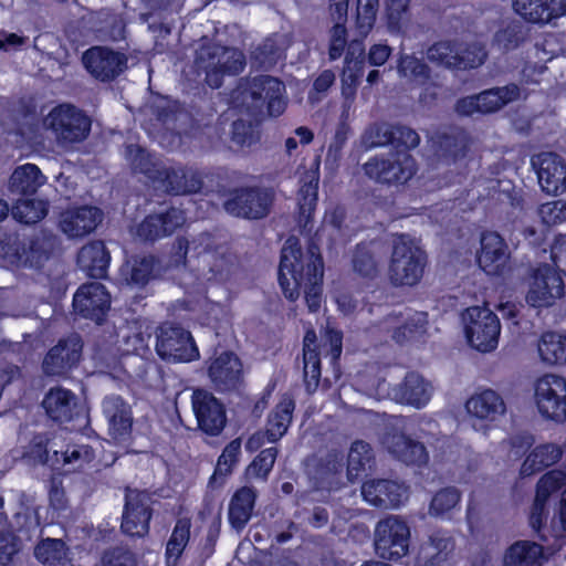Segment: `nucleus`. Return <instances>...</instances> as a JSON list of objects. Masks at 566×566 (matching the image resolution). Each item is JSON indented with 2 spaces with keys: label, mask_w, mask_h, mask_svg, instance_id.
I'll list each match as a JSON object with an SVG mask.
<instances>
[{
  "label": "nucleus",
  "mask_w": 566,
  "mask_h": 566,
  "mask_svg": "<svg viewBox=\"0 0 566 566\" xmlns=\"http://www.w3.org/2000/svg\"><path fill=\"white\" fill-rule=\"evenodd\" d=\"M317 262L318 245L315 238L306 240L304 245L290 239L282 249L279 268V282L284 295L295 300L302 289L312 313L318 310Z\"/></svg>",
  "instance_id": "1"
},
{
  "label": "nucleus",
  "mask_w": 566,
  "mask_h": 566,
  "mask_svg": "<svg viewBox=\"0 0 566 566\" xmlns=\"http://www.w3.org/2000/svg\"><path fill=\"white\" fill-rule=\"evenodd\" d=\"M560 493L559 502L554 510V515L549 524V534L556 539L566 537V472L553 470L541 478L537 483L535 502L531 515V523L534 528H541L542 516L545 504L558 490Z\"/></svg>",
  "instance_id": "2"
},
{
  "label": "nucleus",
  "mask_w": 566,
  "mask_h": 566,
  "mask_svg": "<svg viewBox=\"0 0 566 566\" xmlns=\"http://www.w3.org/2000/svg\"><path fill=\"white\" fill-rule=\"evenodd\" d=\"M427 255L418 241L400 235L394 241L388 277L394 285L413 286L422 279Z\"/></svg>",
  "instance_id": "3"
},
{
  "label": "nucleus",
  "mask_w": 566,
  "mask_h": 566,
  "mask_svg": "<svg viewBox=\"0 0 566 566\" xmlns=\"http://www.w3.org/2000/svg\"><path fill=\"white\" fill-rule=\"evenodd\" d=\"M126 156L135 170L161 184L166 191L179 195L200 189L201 181L193 171H186L182 168L159 169L151 156L138 146H129Z\"/></svg>",
  "instance_id": "4"
},
{
  "label": "nucleus",
  "mask_w": 566,
  "mask_h": 566,
  "mask_svg": "<svg viewBox=\"0 0 566 566\" xmlns=\"http://www.w3.org/2000/svg\"><path fill=\"white\" fill-rule=\"evenodd\" d=\"M284 85L276 78L262 76L254 78L249 87H240L234 92L233 105L249 111H260L264 104L271 116H280L285 109L283 96Z\"/></svg>",
  "instance_id": "5"
},
{
  "label": "nucleus",
  "mask_w": 566,
  "mask_h": 566,
  "mask_svg": "<svg viewBox=\"0 0 566 566\" xmlns=\"http://www.w3.org/2000/svg\"><path fill=\"white\" fill-rule=\"evenodd\" d=\"M411 531L399 515H388L377 522L374 530V549L384 560L398 562L408 555Z\"/></svg>",
  "instance_id": "6"
},
{
  "label": "nucleus",
  "mask_w": 566,
  "mask_h": 566,
  "mask_svg": "<svg viewBox=\"0 0 566 566\" xmlns=\"http://www.w3.org/2000/svg\"><path fill=\"white\" fill-rule=\"evenodd\" d=\"M468 344L482 353L494 350L499 344L501 324L496 314L486 306L468 307L461 316Z\"/></svg>",
  "instance_id": "7"
},
{
  "label": "nucleus",
  "mask_w": 566,
  "mask_h": 566,
  "mask_svg": "<svg viewBox=\"0 0 566 566\" xmlns=\"http://www.w3.org/2000/svg\"><path fill=\"white\" fill-rule=\"evenodd\" d=\"M43 127L60 143L81 142L88 135L91 122L80 109L70 104L53 107L43 118Z\"/></svg>",
  "instance_id": "8"
},
{
  "label": "nucleus",
  "mask_w": 566,
  "mask_h": 566,
  "mask_svg": "<svg viewBox=\"0 0 566 566\" xmlns=\"http://www.w3.org/2000/svg\"><path fill=\"white\" fill-rule=\"evenodd\" d=\"M533 400L538 413L556 422L566 419V379L546 374L537 378L533 385Z\"/></svg>",
  "instance_id": "9"
},
{
  "label": "nucleus",
  "mask_w": 566,
  "mask_h": 566,
  "mask_svg": "<svg viewBox=\"0 0 566 566\" xmlns=\"http://www.w3.org/2000/svg\"><path fill=\"white\" fill-rule=\"evenodd\" d=\"M156 352L164 360L171 363H189L200 357L190 332L172 325L159 328Z\"/></svg>",
  "instance_id": "10"
},
{
  "label": "nucleus",
  "mask_w": 566,
  "mask_h": 566,
  "mask_svg": "<svg viewBox=\"0 0 566 566\" xmlns=\"http://www.w3.org/2000/svg\"><path fill=\"white\" fill-rule=\"evenodd\" d=\"M366 174L385 184H405L416 172V164L412 157L406 151H398L388 158H375L366 163Z\"/></svg>",
  "instance_id": "11"
},
{
  "label": "nucleus",
  "mask_w": 566,
  "mask_h": 566,
  "mask_svg": "<svg viewBox=\"0 0 566 566\" xmlns=\"http://www.w3.org/2000/svg\"><path fill=\"white\" fill-rule=\"evenodd\" d=\"M526 301L534 307L553 305L564 294L559 273L548 265L539 266L530 276Z\"/></svg>",
  "instance_id": "12"
},
{
  "label": "nucleus",
  "mask_w": 566,
  "mask_h": 566,
  "mask_svg": "<svg viewBox=\"0 0 566 566\" xmlns=\"http://www.w3.org/2000/svg\"><path fill=\"white\" fill-rule=\"evenodd\" d=\"M480 269L488 275H501L509 269L510 250L504 239L494 231L480 235V247L475 251Z\"/></svg>",
  "instance_id": "13"
},
{
  "label": "nucleus",
  "mask_w": 566,
  "mask_h": 566,
  "mask_svg": "<svg viewBox=\"0 0 566 566\" xmlns=\"http://www.w3.org/2000/svg\"><path fill=\"white\" fill-rule=\"evenodd\" d=\"M205 54L209 57L203 67L211 87H219L223 75L238 74L245 64L243 53L235 49L213 46L211 50L202 51L200 59H203Z\"/></svg>",
  "instance_id": "14"
},
{
  "label": "nucleus",
  "mask_w": 566,
  "mask_h": 566,
  "mask_svg": "<svg viewBox=\"0 0 566 566\" xmlns=\"http://www.w3.org/2000/svg\"><path fill=\"white\" fill-rule=\"evenodd\" d=\"M538 184L548 195H562L566 191V163L556 154L544 153L533 159Z\"/></svg>",
  "instance_id": "15"
},
{
  "label": "nucleus",
  "mask_w": 566,
  "mask_h": 566,
  "mask_svg": "<svg viewBox=\"0 0 566 566\" xmlns=\"http://www.w3.org/2000/svg\"><path fill=\"white\" fill-rule=\"evenodd\" d=\"M361 495L370 505L397 509L407 501L409 492L406 485L397 481L369 480L363 484Z\"/></svg>",
  "instance_id": "16"
},
{
  "label": "nucleus",
  "mask_w": 566,
  "mask_h": 566,
  "mask_svg": "<svg viewBox=\"0 0 566 566\" xmlns=\"http://www.w3.org/2000/svg\"><path fill=\"white\" fill-rule=\"evenodd\" d=\"M111 438L116 442L127 441L133 428L130 406L119 396H108L102 403Z\"/></svg>",
  "instance_id": "17"
},
{
  "label": "nucleus",
  "mask_w": 566,
  "mask_h": 566,
  "mask_svg": "<svg viewBox=\"0 0 566 566\" xmlns=\"http://www.w3.org/2000/svg\"><path fill=\"white\" fill-rule=\"evenodd\" d=\"M83 63L95 78L108 81L123 72L126 66V59L118 52L95 46L84 53Z\"/></svg>",
  "instance_id": "18"
},
{
  "label": "nucleus",
  "mask_w": 566,
  "mask_h": 566,
  "mask_svg": "<svg viewBox=\"0 0 566 566\" xmlns=\"http://www.w3.org/2000/svg\"><path fill=\"white\" fill-rule=\"evenodd\" d=\"M111 297L105 287L98 282L82 285L73 298L74 310L84 317L97 323L108 310Z\"/></svg>",
  "instance_id": "19"
},
{
  "label": "nucleus",
  "mask_w": 566,
  "mask_h": 566,
  "mask_svg": "<svg viewBox=\"0 0 566 566\" xmlns=\"http://www.w3.org/2000/svg\"><path fill=\"white\" fill-rule=\"evenodd\" d=\"M272 193L268 190H241L226 202L228 212L243 218L259 219L269 212Z\"/></svg>",
  "instance_id": "20"
},
{
  "label": "nucleus",
  "mask_w": 566,
  "mask_h": 566,
  "mask_svg": "<svg viewBox=\"0 0 566 566\" xmlns=\"http://www.w3.org/2000/svg\"><path fill=\"white\" fill-rule=\"evenodd\" d=\"M460 49L449 42H440L428 51V60L446 67H476L484 61L485 53L480 46H472L467 55H459Z\"/></svg>",
  "instance_id": "21"
},
{
  "label": "nucleus",
  "mask_w": 566,
  "mask_h": 566,
  "mask_svg": "<svg viewBox=\"0 0 566 566\" xmlns=\"http://www.w3.org/2000/svg\"><path fill=\"white\" fill-rule=\"evenodd\" d=\"M208 375L217 387L230 389L241 381L243 365L240 358L231 352L216 353L208 360Z\"/></svg>",
  "instance_id": "22"
},
{
  "label": "nucleus",
  "mask_w": 566,
  "mask_h": 566,
  "mask_svg": "<svg viewBox=\"0 0 566 566\" xmlns=\"http://www.w3.org/2000/svg\"><path fill=\"white\" fill-rule=\"evenodd\" d=\"M192 409L199 427L209 434H218L226 423L221 403L209 392L196 390L192 395Z\"/></svg>",
  "instance_id": "23"
},
{
  "label": "nucleus",
  "mask_w": 566,
  "mask_h": 566,
  "mask_svg": "<svg viewBox=\"0 0 566 566\" xmlns=\"http://www.w3.org/2000/svg\"><path fill=\"white\" fill-rule=\"evenodd\" d=\"M102 214L93 207H77L64 210L59 220L61 231L69 238H80L92 232Z\"/></svg>",
  "instance_id": "24"
},
{
  "label": "nucleus",
  "mask_w": 566,
  "mask_h": 566,
  "mask_svg": "<svg viewBox=\"0 0 566 566\" xmlns=\"http://www.w3.org/2000/svg\"><path fill=\"white\" fill-rule=\"evenodd\" d=\"M149 518L147 495L139 491H128L122 522L123 531L132 536H142L148 531Z\"/></svg>",
  "instance_id": "25"
},
{
  "label": "nucleus",
  "mask_w": 566,
  "mask_h": 566,
  "mask_svg": "<svg viewBox=\"0 0 566 566\" xmlns=\"http://www.w3.org/2000/svg\"><path fill=\"white\" fill-rule=\"evenodd\" d=\"M514 11L532 23H548L566 13V0H514Z\"/></svg>",
  "instance_id": "26"
},
{
  "label": "nucleus",
  "mask_w": 566,
  "mask_h": 566,
  "mask_svg": "<svg viewBox=\"0 0 566 566\" xmlns=\"http://www.w3.org/2000/svg\"><path fill=\"white\" fill-rule=\"evenodd\" d=\"M390 396L399 403L420 409L431 399L432 386L422 376L411 373L400 385L392 388Z\"/></svg>",
  "instance_id": "27"
},
{
  "label": "nucleus",
  "mask_w": 566,
  "mask_h": 566,
  "mask_svg": "<svg viewBox=\"0 0 566 566\" xmlns=\"http://www.w3.org/2000/svg\"><path fill=\"white\" fill-rule=\"evenodd\" d=\"M465 408L471 417L488 422H494L505 413L503 399L493 390H484L472 396Z\"/></svg>",
  "instance_id": "28"
},
{
  "label": "nucleus",
  "mask_w": 566,
  "mask_h": 566,
  "mask_svg": "<svg viewBox=\"0 0 566 566\" xmlns=\"http://www.w3.org/2000/svg\"><path fill=\"white\" fill-rule=\"evenodd\" d=\"M186 221L184 212L172 208L166 214H155L146 218L136 229V234L145 240H155L172 232Z\"/></svg>",
  "instance_id": "29"
},
{
  "label": "nucleus",
  "mask_w": 566,
  "mask_h": 566,
  "mask_svg": "<svg viewBox=\"0 0 566 566\" xmlns=\"http://www.w3.org/2000/svg\"><path fill=\"white\" fill-rule=\"evenodd\" d=\"M82 345L77 336H72L65 342L53 347L44 359V370L48 374H59L63 369L75 364L81 354Z\"/></svg>",
  "instance_id": "30"
},
{
  "label": "nucleus",
  "mask_w": 566,
  "mask_h": 566,
  "mask_svg": "<svg viewBox=\"0 0 566 566\" xmlns=\"http://www.w3.org/2000/svg\"><path fill=\"white\" fill-rule=\"evenodd\" d=\"M42 403L51 419L63 422L72 419L77 401L71 390L56 387L45 395Z\"/></svg>",
  "instance_id": "31"
},
{
  "label": "nucleus",
  "mask_w": 566,
  "mask_h": 566,
  "mask_svg": "<svg viewBox=\"0 0 566 566\" xmlns=\"http://www.w3.org/2000/svg\"><path fill=\"white\" fill-rule=\"evenodd\" d=\"M543 547L534 542L517 541L503 556V566H542Z\"/></svg>",
  "instance_id": "32"
},
{
  "label": "nucleus",
  "mask_w": 566,
  "mask_h": 566,
  "mask_svg": "<svg viewBox=\"0 0 566 566\" xmlns=\"http://www.w3.org/2000/svg\"><path fill=\"white\" fill-rule=\"evenodd\" d=\"M108 261V254L101 241H94L84 245L77 256L80 268L93 277L105 275Z\"/></svg>",
  "instance_id": "33"
},
{
  "label": "nucleus",
  "mask_w": 566,
  "mask_h": 566,
  "mask_svg": "<svg viewBox=\"0 0 566 566\" xmlns=\"http://www.w3.org/2000/svg\"><path fill=\"white\" fill-rule=\"evenodd\" d=\"M384 444L390 453L406 463L421 464L427 461L424 447L407 439L405 436H388Z\"/></svg>",
  "instance_id": "34"
},
{
  "label": "nucleus",
  "mask_w": 566,
  "mask_h": 566,
  "mask_svg": "<svg viewBox=\"0 0 566 566\" xmlns=\"http://www.w3.org/2000/svg\"><path fill=\"white\" fill-rule=\"evenodd\" d=\"M303 371L307 390L315 392L318 389V343L314 329L307 331L304 336Z\"/></svg>",
  "instance_id": "35"
},
{
  "label": "nucleus",
  "mask_w": 566,
  "mask_h": 566,
  "mask_svg": "<svg viewBox=\"0 0 566 566\" xmlns=\"http://www.w3.org/2000/svg\"><path fill=\"white\" fill-rule=\"evenodd\" d=\"M562 457L559 447L553 443H543L535 447L521 467V475H532L554 463Z\"/></svg>",
  "instance_id": "36"
},
{
  "label": "nucleus",
  "mask_w": 566,
  "mask_h": 566,
  "mask_svg": "<svg viewBox=\"0 0 566 566\" xmlns=\"http://www.w3.org/2000/svg\"><path fill=\"white\" fill-rule=\"evenodd\" d=\"M46 181L45 176L32 164L14 169L10 177V190L18 193H34Z\"/></svg>",
  "instance_id": "37"
},
{
  "label": "nucleus",
  "mask_w": 566,
  "mask_h": 566,
  "mask_svg": "<svg viewBox=\"0 0 566 566\" xmlns=\"http://www.w3.org/2000/svg\"><path fill=\"white\" fill-rule=\"evenodd\" d=\"M255 493L242 488L233 495L229 506V521L235 530H242L249 522L254 506Z\"/></svg>",
  "instance_id": "38"
},
{
  "label": "nucleus",
  "mask_w": 566,
  "mask_h": 566,
  "mask_svg": "<svg viewBox=\"0 0 566 566\" xmlns=\"http://www.w3.org/2000/svg\"><path fill=\"white\" fill-rule=\"evenodd\" d=\"M374 454L370 446L357 440L350 446L347 458V476L350 481L359 479L373 468Z\"/></svg>",
  "instance_id": "39"
},
{
  "label": "nucleus",
  "mask_w": 566,
  "mask_h": 566,
  "mask_svg": "<svg viewBox=\"0 0 566 566\" xmlns=\"http://www.w3.org/2000/svg\"><path fill=\"white\" fill-rule=\"evenodd\" d=\"M541 359L548 365L566 363V335L545 333L537 345Z\"/></svg>",
  "instance_id": "40"
},
{
  "label": "nucleus",
  "mask_w": 566,
  "mask_h": 566,
  "mask_svg": "<svg viewBox=\"0 0 566 566\" xmlns=\"http://www.w3.org/2000/svg\"><path fill=\"white\" fill-rule=\"evenodd\" d=\"M293 409L294 403L287 397H284L279 402L269 418L266 428L268 442H275L284 436L291 423Z\"/></svg>",
  "instance_id": "41"
},
{
  "label": "nucleus",
  "mask_w": 566,
  "mask_h": 566,
  "mask_svg": "<svg viewBox=\"0 0 566 566\" xmlns=\"http://www.w3.org/2000/svg\"><path fill=\"white\" fill-rule=\"evenodd\" d=\"M318 181L312 179L302 186L298 196V222L303 228L310 230L314 226L317 206Z\"/></svg>",
  "instance_id": "42"
},
{
  "label": "nucleus",
  "mask_w": 566,
  "mask_h": 566,
  "mask_svg": "<svg viewBox=\"0 0 566 566\" xmlns=\"http://www.w3.org/2000/svg\"><path fill=\"white\" fill-rule=\"evenodd\" d=\"M522 97V93L516 85L494 88L479 94L481 113L496 112L506 104Z\"/></svg>",
  "instance_id": "43"
},
{
  "label": "nucleus",
  "mask_w": 566,
  "mask_h": 566,
  "mask_svg": "<svg viewBox=\"0 0 566 566\" xmlns=\"http://www.w3.org/2000/svg\"><path fill=\"white\" fill-rule=\"evenodd\" d=\"M190 537V522L179 520L166 546V566H176Z\"/></svg>",
  "instance_id": "44"
},
{
  "label": "nucleus",
  "mask_w": 566,
  "mask_h": 566,
  "mask_svg": "<svg viewBox=\"0 0 566 566\" xmlns=\"http://www.w3.org/2000/svg\"><path fill=\"white\" fill-rule=\"evenodd\" d=\"M35 557L50 566H65L69 562V552L60 539L48 538L35 547Z\"/></svg>",
  "instance_id": "45"
},
{
  "label": "nucleus",
  "mask_w": 566,
  "mask_h": 566,
  "mask_svg": "<svg viewBox=\"0 0 566 566\" xmlns=\"http://www.w3.org/2000/svg\"><path fill=\"white\" fill-rule=\"evenodd\" d=\"M48 214V202L41 199H22L12 208V217L21 223L31 224Z\"/></svg>",
  "instance_id": "46"
},
{
  "label": "nucleus",
  "mask_w": 566,
  "mask_h": 566,
  "mask_svg": "<svg viewBox=\"0 0 566 566\" xmlns=\"http://www.w3.org/2000/svg\"><path fill=\"white\" fill-rule=\"evenodd\" d=\"M155 260L151 256H144L127 262L122 268V276L128 285H144L154 273Z\"/></svg>",
  "instance_id": "47"
},
{
  "label": "nucleus",
  "mask_w": 566,
  "mask_h": 566,
  "mask_svg": "<svg viewBox=\"0 0 566 566\" xmlns=\"http://www.w3.org/2000/svg\"><path fill=\"white\" fill-rule=\"evenodd\" d=\"M451 547V541L446 536H433L430 543L421 548L418 566H448L442 558V553Z\"/></svg>",
  "instance_id": "48"
},
{
  "label": "nucleus",
  "mask_w": 566,
  "mask_h": 566,
  "mask_svg": "<svg viewBox=\"0 0 566 566\" xmlns=\"http://www.w3.org/2000/svg\"><path fill=\"white\" fill-rule=\"evenodd\" d=\"M459 501L460 494L455 489H443L433 496L429 506V514L444 516L459 504Z\"/></svg>",
  "instance_id": "49"
},
{
  "label": "nucleus",
  "mask_w": 566,
  "mask_h": 566,
  "mask_svg": "<svg viewBox=\"0 0 566 566\" xmlns=\"http://www.w3.org/2000/svg\"><path fill=\"white\" fill-rule=\"evenodd\" d=\"M241 452V440L235 439L231 441L223 450L222 454L218 459V463L212 475V480H217L218 476H227L231 473L232 468L237 463Z\"/></svg>",
  "instance_id": "50"
},
{
  "label": "nucleus",
  "mask_w": 566,
  "mask_h": 566,
  "mask_svg": "<svg viewBox=\"0 0 566 566\" xmlns=\"http://www.w3.org/2000/svg\"><path fill=\"white\" fill-rule=\"evenodd\" d=\"M399 74L410 83L422 84L427 78V67L415 56L405 55L399 63Z\"/></svg>",
  "instance_id": "51"
},
{
  "label": "nucleus",
  "mask_w": 566,
  "mask_h": 566,
  "mask_svg": "<svg viewBox=\"0 0 566 566\" xmlns=\"http://www.w3.org/2000/svg\"><path fill=\"white\" fill-rule=\"evenodd\" d=\"M378 10V0H357V27L361 35L373 28Z\"/></svg>",
  "instance_id": "52"
},
{
  "label": "nucleus",
  "mask_w": 566,
  "mask_h": 566,
  "mask_svg": "<svg viewBox=\"0 0 566 566\" xmlns=\"http://www.w3.org/2000/svg\"><path fill=\"white\" fill-rule=\"evenodd\" d=\"M275 458L276 450L274 448L263 450L248 467L247 475L249 478L264 479L272 470Z\"/></svg>",
  "instance_id": "53"
},
{
  "label": "nucleus",
  "mask_w": 566,
  "mask_h": 566,
  "mask_svg": "<svg viewBox=\"0 0 566 566\" xmlns=\"http://www.w3.org/2000/svg\"><path fill=\"white\" fill-rule=\"evenodd\" d=\"M95 458V452L90 446H75L72 450H67L63 455V463L73 465V469H83Z\"/></svg>",
  "instance_id": "54"
},
{
  "label": "nucleus",
  "mask_w": 566,
  "mask_h": 566,
  "mask_svg": "<svg viewBox=\"0 0 566 566\" xmlns=\"http://www.w3.org/2000/svg\"><path fill=\"white\" fill-rule=\"evenodd\" d=\"M538 214L542 221L554 226L566 220V201L557 200L541 206Z\"/></svg>",
  "instance_id": "55"
},
{
  "label": "nucleus",
  "mask_w": 566,
  "mask_h": 566,
  "mask_svg": "<svg viewBox=\"0 0 566 566\" xmlns=\"http://www.w3.org/2000/svg\"><path fill=\"white\" fill-rule=\"evenodd\" d=\"M427 324V315L423 313H419L415 316L411 324H407L403 327H398L392 334V337L397 342H402L407 338H412L424 332V326Z\"/></svg>",
  "instance_id": "56"
},
{
  "label": "nucleus",
  "mask_w": 566,
  "mask_h": 566,
  "mask_svg": "<svg viewBox=\"0 0 566 566\" xmlns=\"http://www.w3.org/2000/svg\"><path fill=\"white\" fill-rule=\"evenodd\" d=\"M146 346L145 338L139 333L130 335L128 332L122 333V342L118 345L117 350L122 355L138 354Z\"/></svg>",
  "instance_id": "57"
},
{
  "label": "nucleus",
  "mask_w": 566,
  "mask_h": 566,
  "mask_svg": "<svg viewBox=\"0 0 566 566\" xmlns=\"http://www.w3.org/2000/svg\"><path fill=\"white\" fill-rule=\"evenodd\" d=\"M531 446L527 437H513L501 444L502 452H504L509 460L518 459L526 449Z\"/></svg>",
  "instance_id": "58"
},
{
  "label": "nucleus",
  "mask_w": 566,
  "mask_h": 566,
  "mask_svg": "<svg viewBox=\"0 0 566 566\" xmlns=\"http://www.w3.org/2000/svg\"><path fill=\"white\" fill-rule=\"evenodd\" d=\"M23 458L29 463H45L49 461L45 440L42 437H36L31 442L28 451L23 453Z\"/></svg>",
  "instance_id": "59"
},
{
  "label": "nucleus",
  "mask_w": 566,
  "mask_h": 566,
  "mask_svg": "<svg viewBox=\"0 0 566 566\" xmlns=\"http://www.w3.org/2000/svg\"><path fill=\"white\" fill-rule=\"evenodd\" d=\"M103 566H136L134 556L124 549H114L104 554Z\"/></svg>",
  "instance_id": "60"
},
{
  "label": "nucleus",
  "mask_w": 566,
  "mask_h": 566,
  "mask_svg": "<svg viewBox=\"0 0 566 566\" xmlns=\"http://www.w3.org/2000/svg\"><path fill=\"white\" fill-rule=\"evenodd\" d=\"M18 552V544L10 533L0 534V564H8L12 556Z\"/></svg>",
  "instance_id": "61"
},
{
  "label": "nucleus",
  "mask_w": 566,
  "mask_h": 566,
  "mask_svg": "<svg viewBox=\"0 0 566 566\" xmlns=\"http://www.w3.org/2000/svg\"><path fill=\"white\" fill-rule=\"evenodd\" d=\"M551 256L558 268L566 266V234H558L552 244Z\"/></svg>",
  "instance_id": "62"
},
{
  "label": "nucleus",
  "mask_w": 566,
  "mask_h": 566,
  "mask_svg": "<svg viewBox=\"0 0 566 566\" xmlns=\"http://www.w3.org/2000/svg\"><path fill=\"white\" fill-rule=\"evenodd\" d=\"M327 345L328 349H326V353L329 354L333 359L338 358L342 353V334L333 328L327 329L323 346L326 348Z\"/></svg>",
  "instance_id": "63"
},
{
  "label": "nucleus",
  "mask_w": 566,
  "mask_h": 566,
  "mask_svg": "<svg viewBox=\"0 0 566 566\" xmlns=\"http://www.w3.org/2000/svg\"><path fill=\"white\" fill-rule=\"evenodd\" d=\"M354 269L364 276H369L376 271V264L367 252L357 254L354 259Z\"/></svg>",
  "instance_id": "64"
}]
</instances>
